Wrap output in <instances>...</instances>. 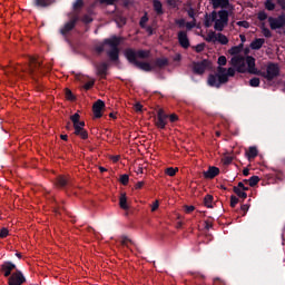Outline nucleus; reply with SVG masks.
<instances>
[{
	"label": "nucleus",
	"mask_w": 285,
	"mask_h": 285,
	"mask_svg": "<svg viewBox=\"0 0 285 285\" xmlns=\"http://www.w3.org/2000/svg\"><path fill=\"white\" fill-rule=\"evenodd\" d=\"M124 57L127 59L128 63L135 66L139 70H142L144 72H151L154 71L155 67L151 66L148 62L139 61L138 59H149L150 58V51L139 49L136 50L134 48H127L124 50Z\"/></svg>",
	"instance_id": "f257e3e1"
},
{
	"label": "nucleus",
	"mask_w": 285,
	"mask_h": 285,
	"mask_svg": "<svg viewBox=\"0 0 285 285\" xmlns=\"http://www.w3.org/2000/svg\"><path fill=\"white\" fill-rule=\"evenodd\" d=\"M247 72L254 76L265 78L267 81H273L279 76V67L277 63L269 62L266 67V71L257 70L256 59L253 56H246Z\"/></svg>",
	"instance_id": "f03ea898"
},
{
	"label": "nucleus",
	"mask_w": 285,
	"mask_h": 285,
	"mask_svg": "<svg viewBox=\"0 0 285 285\" xmlns=\"http://www.w3.org/2000/svg\"><path fill=\"white\" fill-rule=\"evenodd\" d=\"M121 43V38L114 36L107 39H104L101 43L95 46V51L98 55L105 52L106 46L110 47V50H107V57L111 62L119 61V45Z\"/></svg>",
	"instance_id": "7ed1b4c3"
},
{
	"label": "nucleus",
	"mask_w": 285,
	"mask_h": 285,
	"mask_svg": "<svg viewBox=\"0 0 285 285\" xmlns=\"http://www.w3.org/2000/svg\"><path fill=\"white\" fill-rule=\"evenodd\" d=\"M236 69L233 67L225 68V67H217L216 75L208 76V85L212 88L219 89L222 85H226L228 82L229 77L236 76Z\"/></svg>",
	"instance_id": "20e7f679"
},
{
	"label": "nucleus",
	"mask_w": 285,
	"mask_h": 285,
	"mask_svg": "<svg viewBox=\"0 0 285 285\" xmlns=\"http://www.w3.org/2000/svg\"><path fill=\"white\" fill-rule=\"evenodd\" d=\"M71 124H73V134L75 136H78L82 140H86L89 138L88 130L85 129L86 122L80 121V115L75 114L70 116Z\"/></svg>",
	"instance_id": "39448f33"
},
{
	"label": "nucleus",
	"mask_w": 285,
	"mask_h": 285,
	"mask_svg": "<svg viewBox=\"0 0 285 285\" xmlns=\"http://www.w3.org/2000/svg\"><path fill=\"white\" fill-rule=\"evenodd\" d=\"M29 71H30V75H32V76L45 75L49 71V68H47V70H45V67L41 65L39 59H37L35 57H30L29 58Z\"/></svg>",
	"instance_id": "423d86ee"
},
{
	"label": "nucleus",
	"mask_w": 285,
	"mask_h": 285,
	"mask_svg": "<svg viewBox=\"0 0 285 285\" xmlns=\"http://www.w3.org/2000/svg\"><path fill=\"white\" fill-rule=\"evenodd\" d=\"M246 58L244 56H234L230 58V66H233L238 73H245L246 72Z\"/></svg>",
	"instance_id": "0eeeda50"
},
{
	"label": "nucleus",
	"mask_w": 285,
	"mask_h": 285,
	"mask_svg": "<svg viewBox=\"0 0 285 285\" xmlns=\"http://www.w3.org/2000/svg\"><path fill=\"white\" fill-rule=\"evenodd\" d=\"M24 283H27V278L23 276V273H21L20 269H17V272L8 276L9 285H23Z\"/></svg>",
	"instance_id": "6e6552de"
},
{
	"label": "nucleus",
	"mask_w": 285,
	"mask_h": 285,
	"mask_svg": "<svg viewBox=\"0 0 285 285\" xmlns=\"http://www.w3.org/2000/svg\"><path fill=\"white\" fill-rule=\"evenodd\" d=\"M271 30H278L285 27V13L279 14L278 17L268 18Z\"/></svg>",
	"instance_id": "1a4fd4ad"
},
{
	"label": "nucleus",
	"mask_w": 285,
	"mask_h": 285,
	"mask_svg": "<svg viewBox=\"0 0 285 285\" xmlns=\"http://www.w3.org/2000/svg\"><path fill=\"white\" fill-rule=\"evenodd\" d=\"M210 67H212V61L204 59L202 61L194 62L193 71L194 73L202 76Z\"/></svg>",
	"instance_id": "9d476101"
},
{
	"label": "nucleus",
	"mask_w": 285,
	"mask_h": 285,
	"mask_svg": "<svg viewBox=\"0 0 285 285\" xmlns=\"http://www.w3.org/2000/svg\"><path fill=\"white\" fill-rule=\"evenodd\" d=\"M14 271L17 272L19 269L17 268L16 264L11 263L10 261H6L0 265V273L3 274L4 278L10 277Z\"/></svg>",
	"instance_id": "9b49d317"
},
{
	"label": "nucleus",
	"mask_w": 285,
	"mask_h": 285,
	"mask_svg": "<svg viewBox=\"0 0 285 285\" xmlns=\"http://www.w3.org/2000/svg\"><path fill=\"white\" fill-rule=\"evenodd\" d=\"M167 119L168 115H166L163 109H159L155 119V126L157 127V129H166Z\"/></svg>",
	"instance_id": "f8f14e48"
},
{
	"label": "nucleus",
	"mask_w": 285,
	"mask_h": 285,
	"mask_svg": "<svg viewBox=\"0 0 285 285\" xmlns=\"http://www.w3.org/2000/svg\"><path fill=\"white\" fill-rule=\"evenodd\" d=\"M79 20H80V18L78 17V14H75L73 17H71L69 22H66L65 27L61 28L60 33L63 37H66V35H68L70 31L73 30L75 26L77 24V22Z\"/></svg>",
	"instance_id": "ddd939ff"
},
{
	"label": "nucleus",
	"mask_w": 285,
	"mask_h": 285,
	"mask_svg": "<svg viewBox=\"0 0 285 285\" xmlns=\"http://www.w3.org/2000/svg\"><path fill=\"white\" fill-rule=\"evenodd\" d=\"M210 6H213L214 10L222 9V10H233L234 7L229 3V0H209Z\"/></svg>",
	"instance_id": "4468645a"
},
{
	"label": "nucleus",
	"mask_w": 285,
	"mask_h": 285,
	"mask_svg": "<svg viewBox=\"0 0 285 285\" xmlns=\"http://www.w3.org/2000/svg\"><path fill=\"white\" fill-rule=\"evenodd\" d=\"M55 185L61 189L72 186V180L69 176L60 175L55 180Z\"/></svg>",
	"instance_id": "2eb2a0df"
},
{
	"label": "nucleus",
	"mask_w": 285,
	"mask_h": 285,
	"mask_svg": "<svg viewBox=\"0 0 285 285\" xmlns=\"http://www.w3.org/2000/svg\"><path fill=\"white\" fill-rule=\"evenodd\" d=\"M177 41L179 42L181 48L184 49L190 48V39L188 38L187 31L177 32Z\"/></svg>",
	"instance_id": "dca6fc26"
},
{
	"label": "nucleus",
	"mask_w": 285,
	"mask_h": 285,
	"mask_svg": "<svg viewBox=\"0 0 285 285\" xmlns=\"http://www.w3.org/2000/svg\"><path fill=\"white\" fill-rule=\"evenodd\" d=\"M106 107L105 101L102 100H96L94 104V117L96 119H99L102 117V109Z\"/></svg>",
	"instance_id": "f3484780"
},
{
	"label": "nucleus",
	"mask_w": 285,
	"mask_h": 285,
	"mask_svg": "<svg viewBox=\"0 0 285 285\" xmlns=\"http://www.w3.org/2000/svg\"><path fill=\"white\" fill-rule=\"evenodd\" d=\"M96 68V76L101 77V79H106L107 70L109 69V66L106 62H101L99 65H95Z\"/></svg>",
	"instance_id": "a211bd4d"
},
{
	"label": "nucleus",
	"mask_w": 285,
	"mask_h": 285,
	"mask_svg": "<svg viewBox=\"0 0 285 285\" xmlns=\"http://www.w3.org/2000/svg\"><path fill=\"white\" fill-rule=\"evenodd\" d=\"M219 168L210 166L207 171H204L205 179H215L219 175Z\"/></svg>",
	"instance_id": "6ab92c4d"
},
{
	"label": "nucleus",
	"mask_w": 285,
	"mask_h": 285,
	"mask_svg": "<svg viewBox=\"0 0 285 285\" xmlns=\"http://www.w3.org/2000/svg\"><path fill=\"white\" fill-rule=\"evenodd\" d=\"M56 0H33V6H36L38 9H46L52 6Z\"/></svg>",
	"instance_id": "aec40b11"
},
{
	"label": "nucleus",
	"mask_w": 285,
	"mask_h": 285,
	"mask_svg": "<svg viewBox=\"0 0 285 285\" xmlns=\"http://www.w3.org/2000/svg\"><path fill=\"white\" fill-rule=\"evenodd\" d=\"M263 45H265V39L255 38V40L250 42L249 48L254 51H257V50H261Z\"/></svg>",
	"instance_id": "412c9836"
},
{
	"label": "nucleus",
	"mask_w": 285,
	"mask_h": 285,
	"mask_svg": "<svg viewBox=\"0 0 285 285\" xmlns=\"http://www.w3.org/2000/svg\"><path fill=\"white\" fill-rule=\"evenodd\" d=\"M244 51V43H240L238 46H233L227 51L230 56L237 57L240 55V52Z\"/></svg>",
	"instance_id": "4be33fe9"
},
{
	"label": "nucleus",
	"mask_w": 285,
	"mask_h": 285,
	"mask_svg": "<svg viewBox=\"0 0 285 285\" xmlns=\"http://www.w3.org/2000/svg\"><path fill=\"white\" fill-rule=\"evenodd\" d=\"M168 66V59L167 58H156L155 63L153 67L164 69Z\"/></svg>",
	"instance_id": "5701e85b"
},
{
	"label": "nucleus",
	"mask_w": 285,
	"mask_h": 285,
	"mask_svg": "<svg viewBox=\"0 0 285 285\" xmlns=\"http://www.w3.org/2000/svg\"><path fill=\"white\" fill-rule=\"evenodd\" d=\"M153 9L155 10L157 16L164 14L163 3L159 0L153 1Z\"/></svg>",
	"instance_id": "b1692460"
},
{
	"label": "nucleus",
	"mask_w": 285,
	"mask_h": 285,
	"mask_svg": "<svg viewBox=\"0 0 285 285\" xmlns=\"http://www.w3.org/2000/svg\"><path fill=\"white\" fill-rule=\"evenodd\" d=\"M119 206H120V209H122V210H129V205L127 204L126 193L120 194Z\"/></svg>",
	"instance_id": "393cba45"
},
{
	"label": "nucleus",
	"mask_w": 285,
	"mask_h": 285,
	"mask_svg": "<svg viewBox=\"0 0 285 285\" xmlns=\"http://www.w3.org/2000/svg\"><path fill=\"white\" fill-rule=\"evenodd\" d=\"M216 21L228 22L229 21V13L228 10H218V19Z\"/></svg>",
	"instance_id": "a878e982"
},
{
	"label": "nucleus",
	"mask_w": 285,
	"mask_h": 285,
	"mask_svg": "<svg viewBox=\"0 0 285 285\" xmlns=\"http://www.w3.org/2000/svg\"><path fill=\"white\" fill-rule=\"evenodd\" d=\"M247 159H255L258 156L257 147H249V150L246 151Z\"/></svg>",
	"instance_id": "bb28decb"
},
{
	"label": "nucleus",
	"mask_w": 285,
	"mask_h": 285,
	"mask_svg": "<svg viewBox=\"0 0 285 285\" xmlns=\"http://www.w3.org/2000/svg\"><path fill=\"white\" fill-rule=\"evenodd\" d=\"M226 26H228L227 21L223 22L220 20H216V22H214V30L222 32V31H224Z\"/></svg>",
	"instance_id": "cd10ccee"
},
{
	"label": "nucleus",
	"mask_w": 285,
	"mask_h": 285,
	"mask_svg": "<svg viewBox=\"0 0 285 285\" xmlns=\"http://www.w3.org/2000/svg\"><path fill=\"white\" fill-rule=\"evenodd\" d=\"M216 42L220 43L222 46L228 45L229 40L224 33H217Z\"/></svg>",
	"instance_id": "c85d7f7f"
},
{
	"label": "nucleus",
	"mask_w": 285,
	"mask_h": 285,
	"mask_svg": "<svg viewBox=\"0 0 285 285\" xmlns=\"http://www.w3.org/2000/svg\"><path fill=\"white\" fill-rule=\"evenodd\" d=\"M233 191L235 195H237L243 200H245L248 197V195L245 193V190L239 189V187L234 186Z\"/></svg>",
	"instance_id": "c756f323"
},
{
	"label": "nucleus",
	"mask_w": 285,
	"mask_h": 285,
	"mask_svg": "<svg viewBox=\"0 0 285 285\" xmlns=\"http://www.w3.org/2000/svg\"><path fill=\"white\" fill-rule=\"evenodd\" d=\"M215 198L213 197V195H206L204 198V205L206 206V208L212 209L213 208V200Z\"/></svg>",
	"instance_id": "7c9ffc66"
},
{
	"label": "nucleus",
	"mask_w": 285,
	"mask_h": 285,
	"mask_svg": "<svg viewBox=\"0 0 285 285\" xmlns=\"http://www.w3.org/2000/svg\"><path fill=\"white\" fill-rule=\"evenodd\" d=\"M246 181H248V185L250 187H255L257 186V184L261 181V178L258 176H252L249 177V179H247Z\"/></svg>",
	"instance_id": "2f4dec72"
},
{
	"label": "nucleus",
	"mask_w": 285,
	"mask_h": 285,
	"mask_svg": "<svg viewBox=\"0 0 285 285\" xmlns=\"http://www.w3.org/2000/svg\"><path fill=\"white\" fill-rule=\"evenodd\" d=\"M217 33L215 31H209L208 36H206V42H216Z\"/></svg>",
	"instance_id": "473e14b6"
},
{
	"label": "nucleus",
	"mask_w": 285,
	"mask_h": 285,
	"mask_svg": "<svg viewBox=\"0 0 285 285\" xmlns=\"http://www.w3.org/2000/svg\"><path fill=\"white\" fill-rule=\"evenodd\" d=\"M213 22L215 23L216 20L210 19L208 13H205V19H204L205 28H212Z\"/></svg>",
	"instance_id": "72a5a7b5"
},
{
	"label": "nucleus",
	"mask_w": 285,
	"mask_h": 285,
	"mask_svg": "<svg viewBox=\"0 0 285 285\" xmlns=\"http://www.w3.org/2000/svg\"><path fill=\"white\" fill-rule=\"evenodd\" d=\"M129 244H131V240L129 237L122 236L120 237V246L129 248Z\"/></svg>",
	"instance_id": "f704fd0d"
},
{
	"label": "nucleus",
	"mask_w": 285,
	"mask_h": 285,
	"mask_svg": "<svg viewBox=\"0 0 285 285\" xmlns=\"http://www.w3.org/2000/svg\"><path fill=\"white\" fill-rule=\"evenodd\" d=\"M85 6V2L82 0H77L73 2V10L79 11Z\"/></svg>",
	"instance_id": "c9c22d12"
},
{
	"label": "nucleus",
	"mask_w": 285,
	"mask_h": 285,
	"mask_svg": "<svg viewBox=\"0 0 285 285\" xmlns=\"http://www.w3.org/2000/svg\"><path fill=\"white\" fill-rule=\"evenodd\" d=\"M249 86H250L252 88H258V87L261 86V79H258V78H252V79L249 80Z\"/></svg>",
	"instance_id": "e433bc0d"
},
{
	"label": "nucleus",
	"mask_w": 285,
	"mask_h": 285,
	"mask_svg": "<svg viewBox=\"0 0 285 285\" xmlns=\"http://www.w3.org/2000/svg\"><path fill=\"white\" fill-rule=\"evenodd\" d=\"M119 181L120 184H122V186H127L129 184V175L127 174L120 175Z\"/></svg>",
	"instance_id": "4c0bfd02"
},
{
	"label": "nucleus",
	"mask_w": 285,
	"mask_h": 285,
	"mask_svg": "<svg viewBox=\"0 0 285 285\" xmlns=\"http://www.w3.org/2000/svg\"><path fill=\"white\" fill-rule=\"evenodd\" d=\"M265 8H266L267 11H274L275 10V4H274L273 0H266Z\"/></svg>",
	"instance_id": "58836bf2"
},
{
	"label": "nucleus",
	"mask_w": 285,
	"mask_h": 285,
	"mask_svg": "<svg viewBox=\"0 0 285 285\" xmlns=\"http://www.w3.org/2000/svg\"><path fill=\"white\" fill-rule=\"evenodd\" d=\"M66 99L73 102L77 98L75 97L72 91H70V89H66Z\"/></svg>",
	"instance_id": "ea45409f"
},
{
	"label": "nucleus",
	"mask_w": 285,
	"mask_h": 285,
	"mask_svg": "<svg viewBox=\"0 0 285 285\" xmlns=\"http://www.w3.org/2000/svg\"><path fill=\"white\" fill-rule=\"evenodd\" d=\"M262 33L266 38L273 37V33L271 32V30L268 28L265 27V24H263V27H262Z\"/></svg>",
	"instance_id": "a19ab883"
},
{
	"label": "nucleus",
	"mask_w": 285,
	"mask_h": 285,
	"mask_svg": "<svg viewBox=\"0 0 285 285\" xmlns=\"http://www.w3.org/2000/svg\"><path fill=\"white\" fill-rule=\"evenodd\" d=\"M177 168L174 167H169L165 170V174H167L169 177H175L176 173H177Z\"/></svg>",
	"instance_id": "79ce46f5"
},
{
	"label": "nucleus",
	"mask_w": 285,
	"mask_h": 285,
	"mask_svg": "<svg viewBox=\"0 0 285 285\" xmlns=\"http://www.w3.org/2000/svg\"><path fill=\"white\" fill-rule=\"evenodd\" d=\"M257 19L259 21H266V19L268 20V14L265 11H259L257 14Z\"/></svg>",
	"instance_id": "37998d69"
},
{
	"label": "nucleus",
	"mask_w": 285,
	"mask_h": 285,
	"mask_svg": "<svg viewBox=\"0 0 285 285\" xmlns=\"http://www.w3.org/2000/svg\"><path fill=\"white\" fill-rule=\"evenodd\" d=\"M217 63H218V67H225L227 63L226 57L225 56L218 57Z\"/></svg>",
	"instance_id": "c03bdc74"
},
{
	"label": "nucleus",
	"mask_w": 285,
	"mask_h": 285,
	"mask_svg": "<svg viewBox=\"0 0 285 285\" xmlns=\"http://www.w3.org/2000/svg\"><path fill=\"white\" fill-rule=\"evenodd\" d=\"M10 235V232L8 230V228H1L0 229V238L4 239Z\"/></svg>",
	"instance_id": "a18cd8bd"
},
{
	"label": "nucleus",
	"mask_w": 285,
	"mask_h": 285,
	"mask_svg": "<svg viewBox=\"0 0 285 285\" xmlns=\"http://www.w3.org/2000/svg\"><path fill=\"white\" fill-rule=\"evenodd\" d=\"M237 204H239V198H237L235 195H232L230 196V207L235 208Z\"/></svg>",
	"instance_id": "49530a36"
},
{
	"label": "nucleus",
	"mask_w": 285,
	"mask_h": 285,
	"mask_svg": "<svg viewBox=\"0 0 285 285\" xmlns=\"http://www.w3.org/2000/svg\"><path fill=\"white\" fill-rule=\"evenodd\" d=\"M81 21H82L83 23H86V24H89V23H91V22L94 21V19H92V17H90L89 14H85V16H82Z\"/></svg>",
	"instance_id": "de8ad7c7"
},
{
	"label": "nucleus",
	"mask_w": 285,
	"mask_h": 285,
	"mask_svg": "<svg viewBox=\"0 0 285 285\" xmlns=\"http://www.w3.org/2000/svg\"><path fill=\"white\" fill-rule=\"evenodd\" d=\"M147 21H148V16L147 14L142 16V18H140V21H139L140 28H146Z\"/></svg>",
	"instance_id": "09e8293b"
},
{
	"label": "nucleus",
	"mask_w": 285,
	"mask_h": 285,
	"mask_svg": "<svg viewBox=\"0 0 285 285\" xmlns=\"http://www.w3.org/2000/svg\"><path fill=\"white\" fill-rule=\"evenodd\" d=\"M167 3L171 8H177L179 6V0H167Z\"/></svg>",
	"instance_id": "8fccbe9b"
},
{
	"label": "nucleus",
	"mask_w": 285,
	"mask_h": 285,
	"mask_svg": "<svg viewBox=\"0 0 285 285\" xmlns=\"http://www.w3.org/2000/svg\"><path fill=\"white\" fill-rule=\"evenodd\" d=\"M237 26L240 27V28L248 29V28H249V22L246 21V20L238 21V22H237Z\"/></svg>",
	"instance_id": "3c124183"
},
{
	"label": "nucleus",
	"mask_w": 285,
	"mask_h": 285,
	"mask_svg": "<svg viewBox=\"0 0 285 285\" xmlns=\"http://www.w3.org/2000/svg\"><path fill=\"white\" fill-rule=\"evenodd\" d=\"M195 50L197 53H200L202 51L205 50V43L202 42V43H198L196 47H195Z\"/></svg>",
	"instance_id": "603ef678"
},
{
	"label": "nucleus",
	"mask_w": 285,
	"mask_h": 285,
	"mask_svg": "<svg viewBox=\"0 0 285 285\" xmlns=\"http://www.w3.org/2000/svg\"><path fill=\"white\" fill-rule=\"evenodd\" d=\"M179 28H184L187 22H185V19H176L174 21Z\"/></svg>",
	"instance_id": "864d4df0"
},
{
	"label": "nucleus",
	"mask_w": 285,
	"mask_h": 285,
	"mask_svg": "<svg viewBox=\"0 0 285 285\" xmlns=\"http://www.w3.org/2000/svg\"><path fill=\"white\" fill-rule=\"evenodd\" d=\"M209 19H212L213 21L217 20V17H219L218 12L216 10H214L213 12H210V14H208Z\"/></svg>",
	"instance_id": "5fc2aeb1"
},
{
	"label": "nucleus",
	"mask_w": 285,
	"mask_h": 285,
	"mask_svg": "<svg viewBox=\"0 0 285 285\" xmlns=\"http://www.w3.org/2000/svg\"><path fill=\"white\" fill-rule=\"evenodd\" d=\"M237 188H239L242 191H248L249 187L245 186L244 183H238V186H236Z\"/></svg>",
	"instance_id": "6e6d98bb"
},
{
	"label": "nucleus",
	"mask_w": 285,
	"mask_h": 285,
	"mask_svg": "<svg viewBox=\"0 0 285 285\" xmlns=\"http://www.w3.org/2000/svg\"><path fill=\"white\" fill-rule=\"evenodd\" d=\"M240 210L243 212V216L246 215V213H248L249 210V205L248 204H243L240 207Z\"/></svg>",
	"instance_id": "4d7b16f0"
},
{
	"label": "nucleus",
	"mask_w": 285,
	"mask_h": 285,
	"mask_svg": "<svg viewBox=\"0 0 285 285\" xmlns=\"http://www.w3.org/2000/svg\"><path fill=\"white\" fill-rule=\"evenodd\" d=\"M185 27H187V30H191L193 28H196V19H194L193 22L186 23Z\"/></svg>",
	"instance_id": "13d9d810"
},
{
	"label": "nucleus",
	"mask_w": 285,
	"mask_h": 285,
	"mask_svg": "<svg viewBox=\"0 0 285 285\" xmlns=\"http://www.w3.org/2000/svg\"><path fill=\"white\" fill-rule=\"evenodd\" d=\"M95 81L90 80L89 82H86L85 90H90L94 88Z\"/></svg>",
	"instance_id": "bf43d9fd"
},
{
	"label": "nucleus",
	"mask_w": 285,
	"mask_h": 285,
	"mask_svg": "<svg viewBox=\"0 0 285 285\" xmlns=\"http://www.w3.org/2000/svg\"><path fill=\"white\" fill-rule=\"evenodd\" d=\"M232 163H233L232 156H226L225 159L223 160V164H225V165H230Z\"/></svg>",
	"instance_id": "052dcab7"
},
{
	"label": "nucleus",
	"mask_w": 285,
	"mask_h": 285,
	"mask_svg": "<svg viewBox=\"0 0 285 285\" xmlns=\"http://www.w3.org/2000/svg\"><path fill=\"white\" fill-rule=\"evenodd\" d=\"M147 31L148 36H154V28H151L150 26H145V28H142Z\"/></svg>",
	"instance_id": "680f3d73"
},
{
	"label": "nucleus",
	"mask_w": 285,
	"mask_h": 285,
	"mask_svg": "<svg viewBox=\"0 0 285 285\" xmlns=\"http://www.w3.org/2000/svg\"><path fill=\"white\" fill-rule=\"evenodd\" d=\"M195 212V206H185V213L190 214Z\"/></svg>",
	"instance_id": "e2e57ef3"
},
{
	"label": "nucleus",
	"mask_w": 285,
	"mask_h": 285,
	"mask_svg": "<svg viewBox=\"0 0 285 285\" xmlns=\"http://www.w3.org/2000/svg\"><path fill=\"white\" fill-rule=\"evenodd\" d=\"M101 3H106L107 6H114L117 0H100Z\"/></svg>",
	"instance_id": "0e129e2a"
},
{
	"label": "nucleus",
	"mask_w": 285,
	"mask_h": 285,
	"mask_svg": "<svg viewBox=\"0 0 285 285\" xmlns=\"http://www.w3.org/2000/svg\"><path fill=\"white\" fill-rule=\"evenodd\" d=\"M158 208H159V202L156 200V202L153 204L151 212L155 213L156 210H158Z\"/></svg>",
	"instance_id": "69168bd1"
},
{
	"label": "nucleus",
	"mask_w": 285,
	"mask_h": 285,
	"mask_svg": "<svg viewBox=\"0 0 285 285\" xmlns=\"http://www.w3.org/2000/svg\"><path fill=\"white\" fill-rule=\"evenodd\" d=\"M276 3H278V6L282 7V10L285 11V0H276Z\"/></svg>",
	"instance_id": "338daca9"
},
{
	"label": "nucleus",
	"mask_w": 285,
	"mask_h": 285,
	"mask_svg": "<svg viewBox=\"0 0 285 285\" xmlns=\"http://www.w3.org/2000/svg\"><path fill=\"white\" fill-rule=\"evenodd\" d=\"M214 285H225V283L219 278H216V281H214Z\"/></svg>",
	"instance_id": "774afa93"
}]
</instances>
